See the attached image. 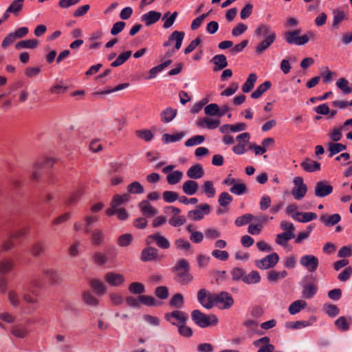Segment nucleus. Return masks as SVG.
<instances>
[{
	"label": "nucleus",
	"instance_id": "49",
	"mask_svg": "<svg viewBox=\"0 0 352 352\" xmlns=\"http://www.w3.org/2000/svg\"><path fill=\"white\" fill-rule=\"evenodd\" d=\"M14 267V262L11 259H3L0 262V273L5 274L10 272Z\"/></svg>",
	"mask_w": 352,
	"mask_h": 352
},
{
	"label": "nucleus",
	"instance_id": "28",
	"mask_svg": "<svg viewBox=\"0 0 352 352\" xmlns=\"http://www.w3.org/2000/svg\"><path fill=\"white\" fill-rule=\"evenodd\" d=\"M199 188V184L194 180H187L182 185L184 192L188 195H195Z\"/></svg>",
	"mask_w": 352,
	"mask_h": 352
},
{
	"label": "nucleus",
	"instance_id": "27",
	"mask_svg": "<svg viewBox=\"0 0 352 352\" xmlns=\"http://www.w3.org/2000/svg\"><path fill=\"white\" fill-rule=\"evenodd\" d=\"M341 220V216L339 214H333L330 216L322 214L320 217V221L327 227H331L339 223Z\"/></svg>",
	"mask_w": 352,
	"mask_h": 352
},
{
	"label": "nucleus",
	"instance_id": "64",
	"mask_svg": "<svg viewBox=\"0 0 352 352\" xmlns=\"http://www.w3.org/2000/svg\"><path fill=\"white\" fill-rule=\"evenodd\" d=\"M155 295L161 300H165L168 297L169 292L166 286H159L155 290Z\"/></svg>",
	"mask_w": 352,
	"mask_h": 352
},
{
	"label": "nucleus",
	"instance_id": "8",
	"mask_svg": "<svg viewBox=\"0 0 352 352\" xmlns=\"http://www.w3.org/2000/svg\"><path fill=\"white\" fill-rule=\"evenodd\" d=\"M164 318L174 326H178L186 323L188 319V314L184 311L175 310L164 315Z\"/></svg>",
	"mask_w": 352,
	"mask_h": 352
},
{
	"label": "nucleus",
	"instance_id": "5",
	"mask_svg": "<svg viewBox=\"0 0 352 352\" xmlns=\"http://www.w3.org/2000/svg\"><path fill=\"white\" fill-rule=\"evenodd\" d=\"M302 297L305 299L312 298L318 292L317 279L312 274L305 276L300 283Z\"/></svg>",
	"mask_w": 352,
	"mask_h": 352
},
{
	"label": "nucleus",
	"instance_id": "52",
	"mask_svg": "<svg viewBox=\"0 0 352 352\" xmlns=\"http://www.w3.org/2000/svg\"><path fill=\"white\" fill-rule=\"evenodd\" d=\"M336 86L344 94H349L352 92V89L349 87V81L344 78H341L336 82Z\"/></svg>",
	"mask_w": 352,
	"mask_h": 352
},
{
	"label": "nucleus",
	"instance_id": "32",
	"mask_svg": "<svg viewBox=\"0 0 352 352\" xmlns=\"http://www.w3.org/2000/svg\"><path fill=\"white\" fill-rule=\"evenodd\" d=\"M177 109L168 107L161 113V120L163 122L168 123L171 122L177 115Z\"/></svg>",
	"mask_w": 352,
	"mask_h": 352
},
{
	"label": "nucleus",
	"instance_id": "4",
	"mask_svg": "<svg viewBox=\"0 0 352 352\" xmlns=\"http://www.w3.org/2000/svg\"><path fill=\"white\" fill-rule=\"evenodd\" d=\"M192 320L196 325L201 328H206L211 325H217L219 320L214 314L206 315L199 309H195L191 312Z\"/></svg>",
	"mask_w": 352,
	"mask_h": 352
},
{
	"label": "nucleus",
	"instance_id": "46",
	"mask_svg": "<svg viewBox=\"0 0 352 352\" xmlns=\"http://www.w3.org/2000/svg\"><path fill=\"white\" fill-rule=\"evenodd\" d=\"M254 219V216L252 214H245L242 216L237 217L234 221V224L238 226H243L249 223Z\"/></svg>",
	"mask_w": 352,
	"mask_h": 352
},
{
	"label": "nucleus",
	"instance_id": "20",
	"mask_svg": "<svg viewBox=\"0 0 352 352\" xmlns=\"http://www.w3.org/2000/svg\"><path fill=\"white\" fill-rule=\"evenodd\" d=\"M334 324L339 331L342 332L347 331L352 324V317L340 316L335 320Z\"/></svg>",
	"mask_w": 352,
	"mask_h": 352
},
{
	"label": "nucleus",
	"instance_id": "40",
	"mask_svg": "<svg viewBox=\"0 0 352 352\" xmlns=\"http://www.w3.org/2000/svg\"><path fill=\"white\" fill-rule=\"evenodd\" d=\"M271 34H276L275 32L271 30L270 26L265 24H261L258 25L254 31V35L263 36L265 38H266Z\"/></svg>",
	"mask_w": 352,
	"mask_h": 352
},
{
	"label": "nucleus",
	"instance_id": "61",
	"mask_svg": "<svg viewBox=\"0 0 352 352\" xmlns=\"http://www.w3.org/2000/svg\"><path fill=\"white\" fill-rule=\"evenodd\" d=\"M205 140L204 135H195L189 138L185 142V146L187 147L192 146L195 145L200 144Z\"/></svg>",
	"mask_w": 352,
	"mask_h": 352
},
{
	"label": "nucleus",
	"instance_id": "26",
	"mask_svg": "<svg viewBox=\"0 0 352 352\" xmlns=\"http://www.w3.org/2000/svg\"><path fill=\"white\" fill-rule=\"evenodd\" d=\"M138 206L142 213L147 217H152L157 213V210L153 208L148 200H142Z\"/></svg>",
	"mask_w": 352,
	"mask_h": 352
},
{
	"label": "nucleus",
	"instance_id": "39",
	"mask_svg": "<svg viewBox=\"0 0 352 352\" xmlns=\"http://www.w3.org/2000/svg\"><path fill=\"white\" fill-rule=\"evenodd\" d=\"M104 240V234L101 230L96 229L91 234V243L94 245H102Z\"/></svg>",
	"mask_w": 352,
	"mask_h": 352
},
{
	"label": "nucleus",
	"instance_id": "36",
	"mask_svg": "<svg viewBox=\"0 0 352 352\" xmlns=\"http://www.w3.org/2000/svg\"><path fill=\"white\" fill-rule=\"evenodd\" d=\"M346 149V146L341 143L330 142L328 144V150L329 151V157H332L333 155Z\"/></svg>",
	"mask_w": 352,
	"mask_h": 352
},
{
	"label": "nucleus",
	"instance_id": "54",
	"mask_svg": "<svg viewBox=\"0 0 352 352\" xmlns=\"http://www.w3.org/2000/svg\"><path fill=\"white\" fill-rule=\"evenodd\" d=\"M230 191L236 195H241L247 192V186L243 183L234 184Z\"/></svg>",
	"mask_w": 352,
	"mask_h": 352
},
{
	"label": "nucleus",
	"instance_id": "50",
	"mask_svg": "<svg viewBox=\"0 0 352 352\" xmlns=\"http://www.w3.org/2000/svg\"><path fill=\"white\" fill-rule=\"evenodd\" d=\"M233 200V197L226 192H221L218 199V203L221 207L228 206Z\"/></svg>",
	"mask_w": 352,
	"mask_h": 352
},
{
	"label": "nucleus",
	"instance_id": "55",
	"mask_svg": "<svg viewBox=\"0 0 352 352\" xmlns=\"http://www.w3.org/2000/svg\"><path fill=\"white\" fill-rule=\"evenodd\" d=\"M175 245L177 250L188 251L191 248L190 242L183 238H179L175 241Z\"/></svg>",
	"mask_w": 352,
	"mask_h": 352
},
{
	"label": "nucleus",
	"instance_id": "18",
	"mask_svg": "<svg viewBox=\"0 0 352 352\" xmlns=\"http://www.w3.org/2000/svg\"><path fill=\"white\" fill-rule=\"evenodd\" d=\"M276 34H271L265 39L259 43V44L255 48V52L256 54L260 55L267 49H268L272 44L275 41Z\"/></svg>",
	"mask_w": 352,
	"mask_h": 352
},
{
	"label": "nucleus",
	"instance_id": "59",
	"mask_svg": "<svg viewBox=\"0 0 352 352\" xmlns=\"http://www.w3.org/2000/svg\"><path fill=\"white\" fill-rule=\"evenodd\" d=\"M204 113L209 116H217L219 113V105L216 103H211L208 104L204 108Z\"/></svg>",
	"mask_w": 352,
	"mask_h": 352
},
{
	"label": "nucleus",
	"instance_id": "29",
	"mask_svg": "<svg viewBox=\"0 0 352 352\" xmlns=\"http://www.w3.org/2000/svg\"><path fill=\"white\" fill-rule=\"evenodd\" d=\"M256 80H257L256 74L254 73L250 74L248 76L245 83L242 85V88H241L242 91L243 93H248V92L251 91L254 87V84H255Z\"/></svg>",
	"mask_w": 352,
	"mask_h": 352
},
{
	"label": "nucleus",
	"instance_id": "7",
	"mask_svg": "<svg viewBox=\"0 0 352 352\" xmlns=\"http://www.w3.org/2000/svg\"><path fill=\"white\" fill-rule=\"evenodd\" d=\"M279 261V256L276 252H272L262 259H258L254 261L256 267L261 270H267L274 267Z\"/></svg>",
	"mask_w": 352,
	"mask_h": 352
},
{
	"label": "nucleus",
	"instance_id": "16",
	"mask_svg": "<svg viewBox=\"0 0 352 352\" xmlns=\"http://www.w3.org/2000/svg\"><path fill=\"white\" fill-rule=\"evenodd\" d=\"M124 277L122 274L109 272L105 274L104 280L112 287H118L124 282Z\"/></svg>",
	"mask_w": 352,
	"mask_h": 352
},
{
	"label": "nucleus",
	"instance_id": "53",
	"mask_svg": "<svg viewBox=\"0 0 352 352\" xmlns=\"http://www.w3.org/2000/svg\"><path fill=\"white\" fill-rule=\"evenodd\" d=\"M83 194L82 190L78 189L75 192H73L69 197V198L65 201L67 206L75 204L80 199V197Z\"/></svg>",
	"mask_w": 352,
	"mask_h": 352
},
{
	"label": "nucleus",
	"instance_id": "45",
	"mask_svg": "<svg viewBox=\"0 0 352 352\" xmlns=\"http://www.w3.org/2000/svg\"><path fill=\"white\" fill-rule=\"evenodd\" d=\"M129 292L133 294H138L139 296L145 292L144 285L139 282H133L129 286Z\"/></svg>",
	"mask_w": 352,
	"mask_h": 352
},
{
	"label": "nucleus",
	"instance_id": "9",
	"mask_svg": "<svg viewBox=\"0 0 352 352\" xmlns=\"http://www.w3.org/2000/svg\"><path fill=\"white\" fill-rule=\"evenodd\" d=\"M294 187L292 190V195L296 200H301L306 195L307 187L304 184L301 177H296L293 181Z\"/></svg>",
	"mask_w": 352,
	"mask_h": 352
},
{
	"label": "nucleus",
	"instance_id": "60",
	"mask_svg": "<svg viewBox=\"0 0 352 352\" xmlns=\"http://www.w3.org/2000/svg\"><path fill=\"white\" fill-rule=\"evenodd\" d=\"M177 327L180 336L184 338H190L192 336L193 332L192 329L186 326V323L181 324Z\"/></svg>",
	"mask_w": 352,
	"mask_h": 352
},
{
	"label": "nucleus",
	"instance_id": "57",
	"mask_svg": "<svg viewBox=\"0 0 352 352\" xmlns=\"http://www.w3.org/2000/svg\"><path fill=\"white\" fill-rule=\"evenodd\" d=\"M203 192L207 195L210 198L214 197L215 195V189L213 186V183L211 181H206L202 186Z\"/></svg>",
	"mask_w": 352,
	"mask_h": 352
},
{
	"label": "nucleus",
	"instance_id": "33",
	"mask_svg": "<svg viewBox=\"0 0 352 352\" xmlns=\"http://www.w3.org/2000/svg\"><path fill=\"white\" fill-rule=\"evenodd\" d=\"M272 87V83L270 81H265L263 83L260 85L255 91H254L251 97L254 99L259 98L263 93H265L267 90H268Z\"/></svg>",
	"mask_w": 352,
	"mask_h": 352
},
{
	"label": "nucleus",
	"instance_id": "34",
	"mask_svg": "<svg viewBox=\"0 0 352 352\" xmlns=\"http://www.w3.org/2000/svg\"><path fill=\"white\" fill-rule=\"evenodd\" d=\"M307 302L303 300H297L293 302L289 307L288 311L291 315H295L305 308Z\"/></svg>",
	"mask_w": 352,
	"mask_h": 352
},
{
	"label": "nucleus",
	"instance_id": "31",
	"mask_svg": "<svg viewBox=\"0 0 352 352\" xmlns=\"http://www.w3.org/2000/svg\"><path fill=\"white\" fill-rule=\"evenodd\" d=\"M82 300L87 305L91 307H97L99 304V300L89 291H85L82 294Z\"/></svg>",
	"mask_w": 352,
	"mask_h": 352
},
{
	"label": "nucleus",
	"instance_id": "1",
	"mask_svg": "<svg viewBox=\"0 0 352 352\" xmlns=\"http://www.w3.org/2000/svg\"><path fill=\"white\" fill-rule=\"evenodd\" d=\"M197 300L205 308L210 309L214 305L220 309H230L234 304V299L227 292H221L218 294L208 293L206 289H201L197 292Z\"/></svg>",
	"mask_w": 352,
	"mask_h": 352
},
{
	"label": "nucleus",
	"instance_id": "23",
	"mask_svg": "<svg viewBox=\"0 0 352 352\" xmlns=\"http://www.w3.org/2000/svg\"><path fill=\"white\" fill-rule=\"evenodd\" d=\"M316 320V318L312 316L309 320H298L296 322H287L285 324L287 329H298L310 326Z\"/></svg>",
	"mask_w": 352,
	"mask_h": 352
},
{
	"label": "nucleus",
	"instance_id": "10",
	"mask_svg": "<svg viewBox=\"0 0 352 352\" xmlns=\"http://www.w3.org/2000/svg\"><path fill=\"white\" fill-rule=\"evenodd\" d=\"M210 208L208 204H202L197 206V209L190 210L188 217L194 221H199L204 219V214L210 213Z\"/></svg>",
	"mask_w": 352,
	"mask_h": 352
},
{
	"label": "nucleus",
	"instance_id": "6",
	"mask_svg": "<svg viewBox=\"0 0 352 352\" xmlns=\"http://www.w3.org/2000/svg\"><path fill=\"white\" fill-rule=\"evenodd\" d=\"M43 284L41 280H34L32 282L28 291L23 294V300L32 305H36L38 302V297L42 289Z\"/></svg>",
	"mask_w": 352,
	"mask_h": 352
},
{
	"label": "nucleus",
	"instance_id": "2",
	"mask_svg": "<svg viewBox=\"0 0 352 352\" xmlns=\"http://www.w3.org/2000/svg\"><path fill=\"white\" fill-rule=\"evenodd\" d=\"M171 271L175 274L174 280L181 285H186L193 279V276L190 274V263L185 258L179 259Z\"/></svg>",
	"mask_w": 352,
	"mask_h": 352
},
{
	"label": "nucleus",
	"instance_id": "19",
	"mask_svg": "<svg viewBox=\"0 0 352 352\" xmlns=\"http://www.w3.org/2000/svg\"><path fill=\"white\" fill-rule=\"evenodd\" d=\"M221 124L219 119H212L208 117H205L199 119L197 122V126L200 128H206L208 129H214L217 128Z\"/></svg>",
	"mask_w": 352,
	"mask_h": 352
},
{
	"label": "nucleus",
	"instance_id": "22",
	"mask_svg": "<svg viewBox=\"0 0 352 352\" xmlns=\"http://www.w3.org/2000/svg\"><path fill=\"white\" fill-rule=\"evenodd\" d=\"M161 17V13L155 10L149 11L141 16V21L145 23L146 26H150L157 23Z\"/></svg>",
	"mask_w": 352,
	"mask_h": 352
},
{
	"label": "nucleus",
	"instance_id": "63",
	"mask_svg": "<svg viewBox=\"0 0 352 352\" xmlns=\"http://www.w3.org/2000/svg\"><path fill=\"white\" fill-rule=\"evenodd\" d=\"M23 7V0H14L8 8V12H11L15 15H18Z\"/></svg>",
	"mask_w": 352,
	"mask_h": 352
},
{
	"label": "nucleus",
	"instance_id": "14",
	"mask_svg": "<svg viewBox=\"0 0 352 352\" xmlns=\"http://www.w3.org/2000/svg\"><path fill=\"white\" fill-rule=\"evenodd\" d=\"M333 188L327 181H320L316 184L314 195L318 197H324L333 192Z\"/></svg>",
	"mask_w": 352,
	"mask_h": 352
},
{
	"label": "nucleus",
	"instance_id": "35",
	"mask_svg": "<svg viewBox=\"0 0 352 352\" xmlns=\"http://www.w3.org/2000/svg\"><path fill=\"white\" fill-rule=\"evenodd\" d=\"M131 54L132 52L131 50L123 52L111 63V67H117L122 65L131 57Z\"/></svg>",
	"mask_w": 352,
	"mask_h": 352
},
{
	"label": "nucleus",
	"instance_id": "37",
	"mask_svg": "<svg viewBox=\"0 0 352 352\" xmlns=\"http://www.w3.org/2000/svg\"><path fill=\"white\" fill-rule=\"evenodd\" d=\"M170 307L175 309H182L184 305V297L180 293L175 294L169 302Z\"/></svg>",
	"mask_w": 352,
	"mask_h": 352
},
{
	"label": "nucleus",
	"instance_id": "25",
	"mask_svg": "<svg viewBox=\"0 0 352 352\" xmlns=\"http://www.w3.org/2000/svg\"><path fill=\"white\" fill-rule=\"evenodd\" d=\"M186 175L190 179H200L204 175V170L202 165L197 164L189 168L187 170Z\"/></svg>",
	"mask_w": 352,
	"mask_h": 352
},
{
	"label": "nucleus",
	"instance_id": "24",
	"mask_svg": "<svg viewBox=\"0 0 352 352\" xmlns=\"http://www.w3.org/2000/svg\"><path fill=\"white\" fill-rule=\"evenodd\" d=\"M300 166L307 173L318 171L321 168V164L320 162L314 161L308 157L300 163Z\"/></svg>",
	"mask_w": 352,
	"mask_h": 352
},
{
	"label": "nucleus",
	"instance_id": "44",
	"mask_svg": "<svg viewBox=\"0 0 352 352\" xmlns=\"http://www.w3.org/2000/svg\"><path fill=\"white\" fill-rule=\"evenodd\" d=\"M138 300L140 304H143L146 306H157L160 302H157L156 299L151 296L140 295L138 296Z\"/></svg>",
	"mask_w": 352,
	"mask_h": 352
},
{
	"label": "nucleus",
	"instance_id": "13",
	"mask_svg": "<svg viewBox=\"0 0 352 352\" xmlns=\"http://www.w3.org/2000/svg\"><path fill=\"white\" fill-rule=\"evenodd\" d=\"M146 242L148 245L151 242H155L157 247L162 249H168L170 246L168 240L165 236L161 235L160 232H156L148 236Z\"/></svg>",
	"mask_w": 352,
	"mask_h": 352
},
{
	"label": "nucleus",
	"instance_id": "11",
	"mask_svg": "<svg viewBox=\"0 0 352 352\" xmlns=\"http://www.w3.org/2000/svg\"><path fill=\"white\" fill-rule=\"evenodd\" d=\"M300 263L302 266L305 267L309 272H315L319 265L318 258L311 254H307L302 256L300 259Z\"/></svg>",
	"mask_w": 352,
	"mask_h": 352
},
{
	"label": "nucleus",
	"instance_id": "12",
	"mask_svg": "<svg viewBox=\"0 0 352 352\" xmlns=\"http://www.w3.org/2000/svg\"><path fill=\"white\" fill-rule=\"evenodd\" d=\"M158 250L152 246L144 248L140 254V260L142 262H150L160 260Z\"/></svg>",
	"mask_w": 352,
	"mask_h": 352
},
{
	"label": "nucleus",
	"instance_id": "62",
	"mask_svg": "<svg viewBox=\"0 0 352 352\" xmlns=\"http://www.w3.org/2000/svg\"><path fill=\"white\" fill-rule=\"evenodd\" d=\"M163 199L166 203H173L179 199V194L174 191L166 190L163 192Z\"/></svg>",
	"mask_w": 352,
	"mask_h": 352
},
{
	"label": "nucleus",
	"instance_id": "43",
	"mask_svg": "<svg viewBox=\"0 0 352 352\" xmlns=\"http://www.w3.org/2000/svg\"><path fill=\"white\" fill-rule=\"evenodd\" d=\"M183 177V173L179 170H175L168 174L166 177L168 183L170 185H174L180 182Z\"/></svg>",
	"mask_w": 352,
	"mask_h": 352
},
{
	"label": "nucleus",
	"instance_id": "30",
	"mask_svg": "<svg viewBox=\"0 0 352 352\" xmlns=\"http://www.w3.org/2000/svg\"><path fill=\"white\" fill-rule=\"evenodd\" d=\"M185 134L186 133L184 131H181L173 135L164 133L162 135V140L164 144L178 142L180 141L184 137Z\"/></svg>",
	"mask_w": 352,
	"mask_h": 352
},
{
	"label": "nucleus",
	"instance_id": "58",
	"mask_svg": "<svg viewBox=\"0 0 352 352\" xmlns=\"http://www.w3.org/2000/svg\"><path fill=\"white\" fill-rule=\"evenodd\" d=\"M232 278L234 281L242 280L245 276V271L241 267H234L230 272Z\"/></svg>",
	"mask_w": 352,
	"mask_h": 352
},
{
	"label": "nucleus",
	"instance_id": "56",
	"mask_svg": "<svg viewBox=\"0 0 352 352\" xmlns=\"http://www.w3.org/2000/svg\"><path fill=\"white\" fill-rule=\"evenodd\" d=\"M133 241V236L131 234L126 233L120 235L118 238V244L120 247H126L131 244Z\"/></svg>",
	"mask_w": 352,
	"mask_h": 352
},
{
	"label": "nucleus",
	"instance_id": "17",
	"mask_svg": "<svg viewBox=\"0 0 352 352\" xmlns=\"http://www.w3.org/2000/svg\"><path fill=\"white\" fill-rule=\"evenodd\" d=\"M210 63L214 65V72L222 70L228 65L226 56L224 54H217L211 58Z\"/></svg>",
	"mask_w": 352,
	"mask_h": 352
},
{
	"label": "nucleus",
	"instance_id": "47",
	"mask_svg": "<svg viewBox=\"0 0 352 352\" xmlns=\"http://www.w3.org/2000/svg\"><path fill=\"white\" fill-rule=\"evenodd\" d=\"M345 19L346 14L343 10H335L333 11V28H337L339 24Z\"/></svg>",
	"mask_w": 352,
	"mask_h": 352
},
{
	"label": "nucleus",
	"instance_id": "51",
	"mask_svg": "<svg viewBox=\"0 0 352 352\" xmlns=\"http://www.w3.org/2000/svg\"><path fill=\"white\" fill-rule=\"evenodd\" d=\"M127 191L131 194H142L144 192L143 186L139 182H133L127 186Z\"/></svg>",
	"mask_w": 352,
	"mask_h": 352
},
{
	"label": "nucleus",
	"instance_id": "38",
	"mask_svg": "<svg viewBox=\"0 0 352 352\" xmlns=\"http://www.w3.org/2000/svg\"><path fill=\"white\" fill-rule=\"evenodd\" d=\"M261 276L257 271H252L248 274L244 276L243 282L248 285L256 284L261 281Z\"/></svg>",
	"mask_w": 352,
	"mask_h": 352
},
{
	"label": "nucleus",
	"instance_id": "48",
	"mask_svg": "<svg viewBox=\"0 0 352 352\" xmlns=\"http://www.w3.org/2000/svg\"><path fill=\"white\" fill-rule=\"evenodd\" d=\"M43 174V162H38L35 164L32 173V179L34 181H38Z\"/></svg>",
	"mask_w": 352,
	"mask_h": 352
},
{
	"label": "nucleus",
	"instance_id": "21",
	"mask_svg": "<svg viewBox=\"0 0 352 352\" xmlns=\"http://www.w3.org/2000/svg\"><path fill=\"white\" fill-rule=\"evenodd\" d=\"M41 44V41L36 38L21 40L16 43L15 49L20 50L22 49H30L34 50L38 47Z\"/></svg>",
	"mask_w": 352,
	"mask_h": 352
},
{
	"label": "nucleus",
	"instance_id": "41",
	"mask_svg": "<svg viewBox=\"0 0 352 352\" xmlns=\"http://www.w3.org/2000/svg\"><path fill=\"white\" fill-rule=\"evenodd\" d=\"M90 285L98 295H102L107 291L105 285L98 279H92Z\"/></svg>",
	"mask_w": 352,
	"mask_h": 352
},
{
	"label": "nucleus",
	"instance_id": "3",
	"mask_svg": "<svg viewBox=\"0 0 352 352\" xmlns=\"http://www.w3.org/2000/svg\"><path fill=\"white\" fill-rule=\"evenodd\" d=\"M301 30L296 29L292 31H287L283 35V39L289 45H303L308 43L310 38L314 36L312 32H307L303 35H300Z\"/></svg>",
	"mask_w": 352,
	"mask_h": 352
},
{
	"label": "nucleus",
	"instance_id": "15",
	"mask_svg": "<svg viewBox=\"0 0 352 352\" xmlns=\"http://www.w3.org/2000/svg\"><path fill=\"white\" fill-rule=\"evenodd\" d=\"M26 234L27 230L25 228L20 229L19 230L12 233L9 239L3 243L2 246L3 250L7 251L11 249L15 245V241L24 237Z\"/></svg>",
	"mask_w": 352,
	"mask_h": 352
},
{
	"label": "nucleus",
	"instance_id": "42",
	"mask_svg": "<svg viewBox=\"0 0 352 352\" xmlns=\"http://www.w3.org/2000/svg\"><path fill=\"white\" fill-rule=\"evenodd\" d=\"M45 279L51 285H58L61 281L60 276L53 270H45Z\"/></svg>",
	"mask_w": 352,
	"mask_h": 352
}]
</instances>
